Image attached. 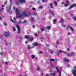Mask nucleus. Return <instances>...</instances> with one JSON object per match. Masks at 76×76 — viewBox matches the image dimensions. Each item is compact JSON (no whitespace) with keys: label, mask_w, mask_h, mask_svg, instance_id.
<instances>
[{"label":"nucleus","mask_w":76,"mask_h":76,"mask_svg":"<svg viewBox=\"0 0 76 76\" xmlns=\"http://www.w3.org/2000/svg\"><path fill=\"white\" fill-rule=\"evenodd\" d=\"M14 10H15V12L17 15H16V18H20L22 17V15L20 14L19 11H20V9L18 8H14Z\"/></svg>","instance_id":"f257e3e1"},{"label":"nucleus","mask_w":76,"mask_h":76,"mask_svg":"<svg viewBox=\"0 0 76 76\" xmlns=\"http://www.w3.org/2000/svg\"><path fill=\"white\" fill-rule=\"evenodd\" d=\"M25 3V0H17L15 4L18 6L20 4H23Z\"/></svg>","instance_id":"f03ea898"},{"label":"nucleus","mask_w":76,"mask_h":76,"mask_svg":"<svg viewBox=\"0 0 76 76\" xmlns=\"http://www.w3.org/2000/svg\"><path fill=\"white\" fill-rule=\"evenodd\" d=\"M10 6H9V7L7 8V12H8L9 13H11L12 11H11V10H10V7L12 6V0H10Z\"/></svg>","instance_id":"7ed1b4c3"},{"label":"nucleus","mask_w":76,"mask_h":76,"mask_svg":"<svg viewBox=\"0 0 76 76\" xmlns=\"http://www.w3.org/2000/svg\"><path fill=\"white\" fill-rule=\"evenodd\" d=\"M25 38H26V39H28L30 40V41H33V39L34 38H32V37L31 36L29 35H26L25 37Z\"/></svg>","instance_id":"20e7f679"},{"label":"nucleus","mask_w":76,"mask_h":76,"mask_svg":"<svg viewBox=\"0 0 76 76\" xmlns=\"http://www.w3.org/2000/svg\"><path fill=\"white\" fill-rule=\"evenodd\" d=\"M74 54H75V52H71L70 54H67V56H68V57H71V56H74Z\"/></svg>","instance_id":"39448f33"},{"label":"nucleus","mask_w":76,"mask_h":76,"mask_svg":"<svg viewBox=\"0 0 76 76\" xmlns=\"http://www.w3.org/2000/svg\"><path fill=\"white\" fill-rule=\"evenodd\" d=\"M16 27L17 28V29H18V34H20V27H19V26L18 25H17Z\"/></svg>","instance_id":"423d86ee"},{"label":"nucleus","mask_w":76,"mask_h":76,"mask_svg":"<svg viewBox=\"0 0 76 76\" xmlns=\"http://www.w3.org/2000/svg\"><path fill=\"white\" fill-rule=\"evenodd\" d=\"M68 28L69 29H70L71 31L72 32H73V31H74V29H73V28H72V26H69V25H68Z\"/></svg>","instance_id":"0eeeda50"},{"label":"nucleus","mask_w":76,"mask_h":76,"mask_svg":"<svg viewBox=\"0 0 76 76\" xmlns=\"http://www.w3.org/2000/svg\"><path fill=\"white\" fill-rule=\"evenodd\" d=\"M4 34L5 37H8V36H10V33L7 32L4 33Z\"/></svg>","instance_id":"6e6552de"},{"label":"nucleus","mask_w":76,"mask_h":76,"mask_svg":"<svg viewBox=\"0 0 76 76\" xmlns=\"http://www.w3.org/2000/svg\"><path fill=\"white\" fill-rule=\"evenodd\" d=\"M56 68L57 72H59L58 74L59 76H61V71H59V70L58 69L57 67H56Z\"/></svg>","instance_id":"1a4fd4ad"},{"label":"nucleus","mask_w":76,"mask_h":76,"mask_svg":"<svg viewBox=\"0 0 76 76\" xmlns=\"http://www.w3.org/2000/svg\"><path fill=\"white\" fill-rule=\"evenodd\" d=\"M22 15L24 16H26V17H27L28 16V15L26 14V12H23L22 13Z\"/></svg>","instance_id":"9d476101"},{"label":"nucleus","mask_w":76,"mask_h":76,"mask_svg":"<svg viewBox=\"0 0 76 76\" xmlns=\"http://www.w3.org/2000/svg\"><path fill=\"white\" fill-rule=\"evenodd\" d=\"M72 73H73V74L74 76H76V70H72Z\"/></svg>","instance_id":"9b49d317"},{"label":"nucleus","mask_w":76,"mask_h":76,"mask_svg":"<svg viewBox=\"0 0 76 76\" xmlns=\"http://www.w3.org/2000/svg\"><path fill=\"white\" fill-rule=\"evenodd\" d=\"M76 7V4H74L73 5H72L70 7H69L70 9L73 8V7Z\"/></svg>","instance_id":"f8f14e48"},{"label":"nucleus","mask_w":76,"mask_h":76,"mask_svg":"<svg viewBox=\"0 0 76 76\" xmlns=\"http://www.w3.org/2000/svg\"><path fill=\"white\" fill-rule=\"evenodd\" d=\"M4 5H2V8H1L0 9V12H1L4 9Z\"/></svg>","instance_id":"ddd939ff"},{"label":"nucleus","mask_w":76,"mask_h":76,"mask_svg":"<svg viewBox=\"0 0 76 76\" xmlns=\"http://www.w3.org/2000/svg\"><path fill=\"white\" fill-rule=\"evenodd\" d=\"M34 19L33 18H31V22H34Z\"/></svg>","instance_id":"4468645a"},{"label":"nucleus","mask_w":76,"mask_h":76,"mask_svg":"<svg viewBox=\"0 0 76 76\" xmlns=\"http://www.w3.org/2000/svg\"><path fill=\"white\" fill-rule=\"evenodd\" d=\"M54 12L53 11H51V10H49V13H52L53 15H54Z\"/></svg>","instance_id":"2eb2a0df"},{"label":"nucleus","mask_w":76,"mask_h":76,"mask_svg":"<svg viewBox=\"0 0 76 76\" xmlns=\"http://www.w3.org/2000/svg\"><path fill=\"white\" fill-rule=\"evenodd\" d=\"M64 60L65 62H67V61H69V60L67 59V58H64Z\"/></svg>","instance_id":"dca6fc26"},{"label":"nucleus","mask_w":76,"mask_h":76,"mask_svg":"<svg viewBox=\"0 0 76 76\" xmlns=\"http://www.w3.org/2000/svg\"><path fill=\"white\" fill-rule=\"evenodd\" d=\"M38 43L36 42H35V44H33V45L35 46H38Z\"/></svg>","instance_id":"f3484780"},{"label":"nucleus","mask_w":76,"mask_h":76,"mask_svg":"<svg viewBox=\"0 0 76 76\" xmlns=\"http://www.w3.org/2000/svg\"><path fill=\"white\" fill-rule=\"evenodd\" d=\"M41 30V31H42V32H43L44 30H45V28H41L40 29Z\"/></svg>","instance_id":"a211bd4d"},{"label":"nucleus","mask_w":76,"mask_h":76,"mask_svg":"<svg viewBox=\"0 0 76 76\" xmlns=\"http://www.w3.org/2000/svg\"><path fill=\"white\" fill-rule=\"evenodd\" d=\"M61 21L62 23H63V22H64V20L63 19V18H61Z\"/></svg>","instance_id":"6ab92c4d"},{"label":"nucleus","mask_w":76,"mask_h":76,"mask_svg":"<svg viewBox=\"0 0 76 76\" xmlns=\"http://www.w3.org/2000/svg\"><path fill=\"white\" fill-rule=\"evenodd\" d=\"M26 20H25V21H24V22H22V23L23 24H26Z\"/></svg>","instance_id":"aec40b11"},{"label":"nucleus","mask_w":76,"mask_h":76,"mask_svg":"<svg viewBox=\"0 0 76 76\" xmlns=\"http://www.w3.org/2000/svg\"><path fill=\"white\" fill-rule=\"evenodd\" d=\"M62 27H66V25H63V23H62Z\"/></svg>","instance_id":"412c9836"},{"label":"nucleus","mask_w":76,"mask_h":76,"mask_svg":"<svg viewBox=\"0 0 76 76\" xmlns=\"http://www.w3.org/2000/svg\"><path fill=\"white\" fill-rule=\"evenodd\" d=\"M21 23L22 22H21V20H20L18 21V24H20V23Z\"/></svg>","instance_id":"4be33fe9"},{"label":"nucleus","mask_w":76,"mask_h":76,"mask_svg":"<svg viewBox=\"0 0 76 76\" xmlns=\"http://www.w3.org/2000/svg\"><path fill=\"white\" fill-rule=\"evenodd\" d=\"M55 60L54 59H50V61H54Z\"/></svg>","instance_id":"5701e85b"},{"label":"nucleus","mask_w":76,"mask_h":76,"mask_svg":"<svg viewBox=\"0 0 76 76\" xmlns=\"http://www.w3.org/2000/svg\"><path fill=\"white\" fill-rule=\"evenodd\" d=\"M57 21V20L54 19L53 20V22H56Z\"/></svg>","instance_id":"b1692460"},{"label":"nucleus","mask_w":76,"mask_h":76,"mask_svg":"<svg viewBox=\"0 0 76 76\" xmlns=\"http://www.w3.org/2000/svg\"><path fill=\"white\" fill-rule=\"evenodd\" d=\"M66 3H67L68 5L69 4V1H66Z\"/></svg>","instance_id":"393cba45"},{"label":"nucleus","mask_w":76,"mask_h":76,"mask_svg":"<svg viewBox=\"0 0 76 76\" xmlns=\"http://www.w3.org/2000/svg\"><path fill=\"white\" fill-rule=\"evenodd\" d=\"M12 29L14 31H16V29L15 28V27H13L12 28Z\"/></svg>","instance_id":"a878e982"},{"label":"nucleus","mask_w":76,"mask_h":76,"mask_svg":"<svg viewBox=\"0 0 76 76\" xmlns=\"http://www.w3.org/2000/svg\"><path fill=\"white\" fill-rule=\"evenodd\" d=\"M33 13L34 15H37V13L35 12V11H33Z\"/></svg>","instance_id":"bb28decb"},{"label":"nucleus","mask_w":76,"mask_h":76,"mask_svg":"<svg viewBox=\"0 0 76 76\" xmlns=\"http://www.w3.org/2000/svg\"><path fill=\"white\" fill-rule=\"evenodd\" d=\"M31 48V47L29 46V45H28V48L27 49V50H29L30 49V48Z\"/></svg>","instance_id":"cd10ccee"},{"label":"nucleus","mask_w":76,"mask_h":76,"mask_svg":"<svg viewBox=\"0 0 76 76\" xmlns=\"http://www.w3.org/2000/svg\"><path fill=\"white\" fill-rule=\"evenodd\" d=\"M4 26H7V23H5V22H4Z\"/></svg>","instance_id":"c85d7f7f"},{"label":"nucleus","mask_w":76,"mask_h":76,"mask_svg":"<svg viewBox=\"0 0 76 76\" xmlns=\"http://www.w3.org/2000/svg\"><path fill=\"white\" fill-rule=\"evenodd\" d=\"M31 56L32 58H35V56H34L33 55H31Z\"/></svg>","instance_id":"c756f323"},{"label":"nucleus","mask_w":76,"mask_h":76,"mask_svg":"<svg viewBox=\"0 0 76 76\" xmlns=\"http://www.w3.org/2000/svg\"><path fill=\"white\" fill-rule=\"evenodd\" d=\"M47 28L48 29H50V26H48Z\"/></svg>","instance_id":"7c9ffc66"},{"label":"nucleus","mask_w":76,"mask_h":76,"mask_svg":"<svg viewBox=\"0 0 76 76\" xmlns=\"http://www.w3.org/2000/svg\"><path fill=\"white\" fill-rule=\"evenodd\" d=\"M50 54H53V51L50 50Z\"/></svg>","instance_id":"2f4dec72"},{"label":"nucleus","mask_w":76,"mask_h":76,"mask_svg":"<svg viewBox=\"0 0 76 76\" xmlns=\"http://www.w3.org/2000/svg\"><path fill=\"white\" fill-rule=\"evenodd\" d=\"M63 52V51L61 50H60L59 51V53H61Z\"/></svg>","instance_id":"473e14b6"},{"label":"nucleus","mask_w":76,"mask_h":76,"mask_svg":"<svg viewBox=\"0 0 76 76\" xmlns=\"http://www.w3.org/2000/svg\"><path fill=\"white\" fill-rule=\"evenodd\" d=\"M53 2L54 3V4H55V5H56V6H57V3H56V1H54Z\"/></svg>","instance_id":"72a5a7b5"},{"label":"nucleus","mask_w":76,"mask_h":76,"mask_svg":"<svg viewBox=\"0 0 76 76\" xmlns=\"http://www.w3.org/2000/svg\"><path fill=\"white\" fill-rule=\"evenodd\" d=\"M1 56H3V54H4V53L2 52V53H0Z\"/></svg>","instance_id":"f704fd0d"},{"label":"nucleus","mask_w":76,"mask_h":76,"mask_svg":"<svg viewBox=\"0 0 76 76\" xmlns=\"http://www.w3.org/2000/svg\"><path fill=\"white\" fill-rule=\"evenodd\" d=\"M34 35H35V36H36V37H38V34H34Z\"/></svg>","instance_id":"c9c22d12"},{"label":"nucleus","mask_w":76,"mask_h":76,"mask_svg":"<svg viewBox=\"0 0 76 76\" xmlns=\"http://www.w3.org/2000/svg\"><path fill=\"white\" fill-rule=\"evenodd\" d=\"M68 5H68L67 4H64V6H68Z\"/></svg>","instance_id":"e433bc0d"},{"label":"nucleus","mask_w":76,"mask_h":76,"mask_svg":"<svg viewBox=\"0 0 76 76\" xmlns=\"http://www.w3.org/2000/svg\"><path fill=\"white\" fill-rule=\"evenodd\" d=\"M73 19H74V20H76V18L73 17Z\"/></svg>","instance_id":"4c0bfd02"},{"label":"nucleus","mask_w":76,"mask_h":76,"mask_svg":"<svg viewBox=\"0 0 76 76\" xmlns=\"http://www.w3.org/2000/svg\"><path fill=\"white\" fill-rule=\"evenodd\" d=\"M42 6H40L39 7V9H42Z\"/></svg>","instance_id":"58836bf2"},{"label":"nucleus","mask_w":76,"mask_h":76,"mask_svg":"<svg viewBox=\"0 0 76 76\" xmlns=\"http://www.w3.org/2000/svg\"><path fill=\"white\" fill-rule=\"evenodd\" d=\"M37 70H40V68L39 67V68H38L37 69Z\"/></svg>","instance_id":"ea45409f"},{"label":"nucleus","mask_w":76,"mask_h":76,"mask_svg":"<svg viewBox=\"0 0 76 76\" xmlns=\"http://www.w3.org/2000/svg\"><path fill=\"white\" fill-rule=\"evenodd\" d=\"M74 69L75 70L76 69V66L74 67Z\"/></svg>","instance_id":"a19ab883"},{"label":"nucleus","mask_w":76,"mask_h":76,"mask_svg":"<svg viewBox=\"0 0 76 76\" xmlns=\"http://www.w3.org/2000/svg\"><path fill=\"white\" fill-rule=\"evenodd\" d=\"M62 52H63L64 54H66V53H67V52H66L63 51Z\"/></svg>","instance_id":"79ce46f5"},{"label":"nucleus","mask_w":76,"mask_h":76,"mask_svg":"<svg viewBox=\"0 0 76 76\" xmlns=\"http://www.w3.org/2000/svg\"><path fill=\"white\" fill-rule=\"evenodd\" d=\"M32 9H33V10H34L36 11V10H35V8H32Z\"/></svg>","instance_id":"37998d69"},{"label":"nucleus","mask_w":76,"mask_h":76,"mask_svg":"<svg viewBox=\"0 0 76 76\" xmlns=\"http://www.w3.org/2000/svg\"><path fill=\"white\" fill-rule=\"evenodd\" d=\"M50 6H53V4H50Z\"/></svg>","instance_id":"c03bdc74"},{"label":"nucleus","mask_w":76,"mask_h":76,"mask_svg":"<svg viewBox=\"0 0 76 76\" xmlns=\"http://www.w3.org/2000/svg\"><path fill=\"white\" fill-rule=\"evenodd\" d=\"M71 16H73V15L72 14H70Z\"/></svg>","instance_id":"a18cd8bd"},{"label":"nucleus","mask_w":76,"mask_h":76,"mask_svg":"<svg viewBox=\"0 0 76 76\" xmlns=\"http://www.w3.org/2000/svg\"><path fill=\"white\" fill-rule=\"evenodd\" d=\"M2 20V18L1 17H0V20Z\"/></svg>","instance_id":"49530a36"},{"label":"nucleus","mask_w":76,"mask_h":76,"mask_svg":"<svg viewBox=\"0 0 76 76\" xmlns=\"http://www.w3.org/2000/svg\"><path fill=\"white\" fill-rule=\"evenodd\" d=\"M55 75H56V74L55 73H54L53 75V76H55Z\"/></svg>","instance_id":"de8ad7c7"},{"label":"nucleus","mask_w":76,"mask_h":76,"mask_svg":"<svg viewBox=\"0 0 76 76\" xmlns=\"http://www.w3.org/2000/svg\"><path fill=\"white\" fill-rule=\"evenodd\" d=\"M39 53H40V54H42V51H40L39 52Z\"/></svg>","instance_id":"09e8293b"},{"label":"nucleus","mask_w":76,"mask_h":76,"mask_svg":"<svg viewBox=\"0 0 76 76\" xmlns=\"http://www.w3.org/2000/svg\"><path fill=\"white\" fill-rule=\"evenodd\" d=\"M45 76H49V75L48 74H45Z\"/></svg>","instance_id":"8fccbe9b"},{"label":"nucleus","mask_w":76,"mask_h":76,"mask_svg":"<svg viewBox=\"0 0 76 76\" xmlns=\"http://www.w3.org/2000/svg\"><path fill=\"white\" fill-rule=\"evenodd\" d=\"M67 51H69V48H67Z\"/></svg>","instance_id":"3c124183"},{"label":"nucleus","mask_w":76,"mask_h":76,"mask_svg":"<svg viewBox=\"0 0 76 76\" xmlns=\"http://www.w3.org/2000/svg\"><path fill=\"white\" fill-rule=\"evenodd\" d=\"M70 33L69 32H68V35H70Z\"/></svg>","instance_id":"603ef678"},{"label":"nucleus","mask_w":76,"mask_h":76,"mask_svg":"<svg viewBox=\"0 0 76 76\" xmlns=\"http://www.w3.org/2000/svg\"><path fill=\"white\" fill-rule=\"evenodd\" d=\"M7 62H5V64H7Z\"/></svg>","instance_id":"864d4df0"},{"label":"nucleus","mask_w":76,"mask_h":76,"mask_svg":"<svg viewBox=\"0 0 76 76\" xmlns=\"http://www.w3.org/2000/svg\"><path fill=\"white\" fill-rule=\"evenodd\" d=\"M11 21L12 22H14V20H11Z\"/></svg>","instance_id":"5fc2aeb1"},{"label":"nucleus","mask_w":76,"mask_h":76,"mask_svg":"<svg viewBox=\"0 0 76 76\" xmlns=\"http://www.w3.org/2000/svg\"><path fill=\"white\" fill-rule=\"evenodd\" d=\"M51 65L52 67H54L53 66V65H52V64L51 63Z\"/></svg>","instance_id":"6e6d98bb"},{"label":"nucleus","mask_w":76,"mask_h":76,"mask_svg":"<svg viewBox=\"0 0 76 76\" xmlns=\"http://www.w3.org/2000/svg\"><path fill=\"white\" fill-rule=\"evenodd\" d=\"M52 6H50V8H51V9H52V8H53V7Z\"/></svg>","instance_id":"4d7b16f0"},{"label":"nucleus","mask_w":76,"mask_h":76,"mask_svg":"<svg viewBox=\"0 0 76 76\" xmlns=\"http://www.w3.org/2000/svg\"><path fill=\"white\" fill-rule=\"evenodd\" d=\"M32 27H33V28H35V26H34V25H33V26H32Z\"/></svg>","instance_id":"13d9d810"},{"label":"nucleus","mask_w":76,"mask_h":76,"mask_svg":"<svg viewBox=\"0 0 76 76\" xmlns=\"http://www.w3.org/2000/svg\"><path fill=\"white\" fill-rule=\"evenodd\" d=\"M5 45H8L7 43V42L5 43Z\"/></svg>","instance_id":"bf43d9fd"},{"label":"nucleus","mask_w":76,"mask_h":76,"mask_svg":"<svg viewBox=\"0 0 76 76\" xmlns=\"http://www.w3.org/2000/svg\"><path fill=\"white\" fill-rule=\"evenodd\" d=\"M7 3V2L6 1L5 2V3H4V4H6Z\"/></svg>","instance_id":"052dcab7"},{"label":"nucleus","mask_w":76,"mask_h":76,"mask_svg":"<svg viewBox=\"0 0 76 76\" xmlns=\"http://www.w3.org/2000/svg\"><path fill=\"white\" fill-rule=\"evenodd\" d=\"M43 2H44V1H45V0H42Z\"/></svg>","instance_id":"680f3d73"},{"label":"nucleus","mask_w":76,"mask_h":76,"mask_svg":"<svg viewBox=\"0 0 76 76\" xmlns=\"http://www.w3.org/2000/svg\"><path fill=\"white\" fill-rule=\"evenodd\" d=\"M56 43L57 44H58V42H56Z\"/></svg>","instance_id":"e2e57ef3"},{"label":"nucleus","mask_w":76,"mask_h":76,"mask_svg":"<svg viewBox=\"0 0 76 76\" xmlns=\"http://www.w3.org/2000/svg\"><path fill=\"white\" fill-rule=\"evenodd\" d=\"M57 56H59V54L58 53H57Z\"/></svg>","instance_id":"0e129e2a"},{"label":"nucleus","mask_w":76,"mask_h":76,"mask_svg":"<svg viewBox=\"0 0 76 76\" xmlns=\"http://www.w3.org/2000/svg\"><path fill=\"white\" fill-rule=\"evenodd\" d=\"M64 4V2H62V4Z\"/></svg>","instance_id":"69168bd1"},{"label":"nucleus","mask_w":76,"mask_h":76,"mask_svg":"<svg viewBox=\"0 0 76 76\" xmlns=\"http://www.w3.org/2000/svg\"><path fill=\"white\" fill-rule=\"evenodd\" d=\"M37 3H38V4H39V1H38L37 2Z\"/></svg>","instance_id":"338daca9"},{"label":"nucleus","mask_w":76,"mask_h":76,"mask_svg":"<svg viewBox=\"0 0 76 76\" xmlns=\"http://www.w3.org/2000/svg\"><path fill=\"white\" fill-rule=\"evenodd\" d=\"M52 74H53L52 73H50V76H51V75H52Z\"/></svg>","instance_id":"774afa93"}]
</instances>
